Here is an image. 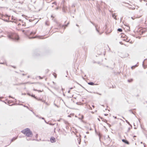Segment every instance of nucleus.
Returning a JSON list of instances; mask_svg holds the SVG:
<instances>
[{
    "label": "nucleus",
    "mask_w": 147,
    "mask_h": 147,
    "mask_svg": "<svg viewBox=\"0 0 147 147\" xmlns=\"http://www.w3.org/2000/svg\"><path fill=\"white\" fill-rule=\"evenodd\" d=\"M36 34L35 32H34L33 31L30 32L28 30H25V32L24 33L25 35H26L29 39H32L37 38L40 39H43V37L42 36H38L37 35L32 37H30L29 36L30 35H34Z\"/></svg>",
    "instance_id": "nucleus-1"
},
{
    "label": "nucleus",
    "mask_w": 147,
    "mask_h": 147,
    "mask_svg": "<svg viewBox=\"0 0 147 147\" xmlns=\"http://www.w3.org/2000/svg\"><path fill=\"white\" fill-rule=\"evenodd\" d=\"M21 132L27 137H31L33 136L32 131L28 128H27L22 130Z\"/></svg>",
    "instance_id": "nucleus-2"
},
{
    "label": "nucleus",
    "mask_w": 147,
    "mask_h": 147,
    "mask_svg": "<svg viewBox=\"0 0 147 147\" xmlns=\"http://www.w3.org/2000/svg\"><path fill=\"white\" fill-rule=\"evenodd\" d=\"M8 38L15 41H18L20 39L18 35L16 34H9L8 35Z\"/></svg>",
    "instance_id": "nucleus-3"
},
{
    "label": "nucleus",
    "mask_w": 147,
    "mask_h": 147,
    "mask_svg": "<svg viewBox=\"0 0 147 147\" xmlns=\"http://www.w3.org/2000/svg\"><path fill=\"white\" fill-rule=\"evenodd\" d=\"M69 24V22H68L66 24H63L62 25H61V24H57V25L58 27V28H63V30H64L66 28V27Z\"/></svg>",
    "instance_id": "nucleus-4"
},
{
    "label": "nucleus",
    "mask_w": 147,
    "mask_h": 147,
    "mask_svg": "<svg viewBox=\"0 0 147 147\" xmlns=\"http://www.w3.org/2000/svg\"><path fill=\"white\" fill-rule=\"evenodd\" d=\"M125 36L126 35H125L124 34H121V38H124V39H123L124 40H125L127 42H130L131 43H132L133 42L131 40L130 41V40L128 39V38H125Z\"/></svg>",
    "instance_id": "nucleus-5"
},
{
    "label": "nucleus",
    "mask_w": 147,
    "mask_h": 147,
    "mask_svg": "<svg viewBox=\"0 0 147 147\" xmlns=\"http://www.w3.org/2000/svg\"><path fill=\"white\" fill-rule=\"evenodd\" d=\"M71 9V8H70L69 9V12L71 15V16H72L71 14H75V13L76 12V9Z\"/></svg>",
    "instance_id": "nucleus-6"
},
{
    "label": "nucleus",
    "mask_w": 147,
    "mask_h": 147,
    "mask_svg": "<svg viewBox=\"0 0 147 147\" xmlns=\"http://www.w3.org/2000/svg\"><path fill=\"white\" fill-rule=\"evenodd\" d=\"M50 141L51 142L53 143L56 142V139L54 137L52 136L50 139Z\"/></svg>",
    "instance_id": "nucleus-7"
},
{
    "label": "nucleus",
    "mask_w": 147,
    "mask_h": 147,
    "mask_svg": "<svg viewBox=\"0 0 147 147\" xmlns=\"http://www.w3.org/2000/svg\"><path fill=\"white\" fill-rule=\"evenodd\" d=\"M104 139L105 140V142L107 141L108 140H109V139L110 138L109 137V135H105L104 136Z\"/></svg>",
    "instance_id": "nucleus-8"
},
{
    "label": "nucleus",
    "mask_w": 147,
    "mask_h": 147,
    "mask_svg": "<svg viewBox=\"0 0 147 147\" xmlns=\"http://www.w3.org/2000/svg\"><path fill=\"white\" fill-rule=\"evenodd\" d=\"M40 52L37 51V52H35L34 53L33 55L34 56H40Z\"/></svg>",
    "instance_id": "nucleus-9"
},
{
    "label": "nucleus",
    "mask_w": 147,
    "mask_h": 147,
    "mask_svg": "<svg viewBox=\"0 0 147 147\" xmlns=\"http://www.w3.org/2000/svg\"><path fill=\"white\" fill-rule=\"evenodd\" d=\"M28 20H29V22H34V25H35L39 21V20H38L36 22H34V21H35L34 19L32 20L31 19H29Z\"/></svg>",
    "instance_id": "nucleus-10"
},
{
    "label": "nucleus",
    "mask_w": 147,
    "mask_h": 147,
    "mask_svg": "<svg viewBox=\"0 0 147 147\" xmlns=\"http://www.w3.org/2000/svg\"><path fill=\"white\" fill-rule=\"evenodd\" d=\"M12 101H11L10 100H7L6 102H5V104L8 105L9 106H12L13 105V104H12L11 105H10V104L11 103Z\"/></svg>",
    "instance_id": "nucleus-11"
},
{
    "label": "nucleus",
    "mask_w": 147,
    "mask_h": 147,
    "mask_svg": "<svg viewBox=\"0 0 147 147\" xmlns=\"http://www.w3.org/2000/svg\"><path fill=\"white\" fill-rule=\"evenodd\" d=\"M9 22H12V23H16V24H17L18 22L17 18L15 19L14 20H12V21L10 20V21H9Z\"/></svg>",
    "instance_id": "nucleus-12"
},
{
    "label": "nucleus",
    "mask_w": 147,
    "mask_h": 147,
    "mask_svg": "<svg viewBox=\"0 0 147 147\" xmlns=\"http://www.w3.org/2000/svg\"><path fill=\"white\" fill-rule=\"evenodd\" d=\"M18 137H13L11 140V142H10V143L8 145H9L11 142H13L14 141H15V140H16L17 138Z\"/></svg>",
    "instance_id": "nucleus-13"
},
{
    "label": "nucleus",
    "mask_w": 147,
    "mask_h": 147,
    "mask_svg": "<svg viewBox=\"0 0 147 147\" xmlns=\"http://www.w3.org/2000/svg\"><path fill=\"white\" fill-rule=\"evenodd\" d=\"M107 26L106 25H105V29L106 30V32H105V34L106 35H108L110 33V32L109 31V32H107Z\"/></svg>",
    "instance_id": "nucleus-14"
},
{
    "label": "nucleus",
    "mask_w": 147,
    "mask_h": 147,
    "mask_svg": "<svg viewBox=\"0 0 147 147\" xmlns=\"http://www.w3.org/2000/svg\"><path fill=\"white\" fill-rule=\"evenodd\" d=\"M117 15H116V13H113L112 15V16L113 18L115 19V20H117Z\"/></svg>",
    "instance_id": "nucleus-15"
},
{
    "label": "nucleus",
    "mask_w": 147,
    "mask_h": 147,
    "mask_svg": "<svg viewBox=\"0 0 147 147\" xmlns=\"http://www.w3.org/2000/svg\"><path fill=\"white\" fill-rule=\"evenodd\" d=\"M36 83V82H26L23 83V84H35Z\"/></svg>",
    "instance_id": "nucleus-16"
},
{
    "label": "nucleus",
    "mask_w": 147,
    "mask_h": 147,
    "mask_svg": "<svg viewBox=\"0 0 147 147\" xmlns=\"http://www.w3.org/2000/svg\"><path fill=\"white\" fill-rule=\"evenodd\" d=\"M122 141L126 144H129V143L128 142V141L126 140L123 139V140H122Z\"/></svg>",
    "instance_id": "nucleus-17"
},
{
    "label": "nucleus",
    "mask_w": 147,
    "mask_h": 147,
    "mask_svg": "<svg viewBox=\"0 0 147 147\" xmlns=\"http://www.w3.org/2000/svg\"><path fill=\"white\" fill-rule=\"evenodd\" d=\"M88 84L90 85H96V84H95L93 82H89L88 83Z\"/></svg>",
    "instance_id": "nucleus-18"
},
{
    "label": "nucleus",
    "mask_w": 147,
    "mask_h": 147,
    "mask_svg": "<svg viewBox=\"0 0 147 147\" xmlns=\"http://www.w3.org/2000/svg\"><path fill=\"white\" fill-rule=\"evenodd\" d=\"M66 8L64 5L63 6V8H62V11H63V12H65V13H66Z\"/></svg>",
    "instance_id": "nucleus-19"
},
{
    "label": "nucleus",
    "mask_w": 147,
    "mask_h": 147,
    "mask_svg": "<svg viewBox=\"0 0 147 147\" xmlns=\"http://www.w3.org/2000/svg\"><path fill=\"white\" fill-rule=\"evenodd\" d=\"M36 117H38L40 119H45V118L43 117H42L40 116L39 115H36Z\"/></svg>",
    "instance_id": "nucleus-20"
},
{
    "label": "nucleus",
    "mask_w": 147,
    "mask_h": 147,
    "mask_svg": "<svg viewBox=\"0 0 147 147\" xmlns=\"http://www.w3.org/2000/svg\"><path fill=\"white\" fill-rule=\"evenodd\" d=\"M96 27V30L97 32L100 35H101L103 33V32H100L99 31V30H98V29Z\"/></svg>",
    "instance_id": "nucleus-21"
},
{
    "label": "nucleus",
    "mask_w": 147,
    "mask_h": 147,
    "mask_svg": "<svg viewBox=\"0 0 147 147\" xmlns=\"http://www.w3.org/2000/svg\"><path fill=\"white\" fill-rule=\"evenodd\" d=\"M31 96L32 97H33L34 98L37 99V97L35 95H34L33 94H31Z\"/></svg>",
    "instance_id": "nucleus-22"
},
{
    "label": "nucleus",
    "mask_w": 147,
    "mask_h": 147,
    "mask_svg": "<svg viewBox=\"0 0 147 147\" xmlns=\"http://www.w3.org/2000/svg\"><path fill=\"white\" fill-rule=\"evenodd\" d=\"M33 90L34 91H36L38 92H41L42 91H41L40 90H38L34 88L33 89Z\"/></svg>",
    "instance_id": "nucleus-23"
},
{
    "label": "nucleus",
    "mask_w": 147,
    "mask_h": 147,
    "mask_svg": "<svg viewBox=\"0 0 147 147\" xmlns=\"http://www.w3.org/2000/svg\"><path fill=\"white\" fill-rule=\"evenodd\" d=\"M22 84H23V83L15 84H14V86H20Z\"/></svg>",
    "instance_id": "nucleus-24"
},
{
    "label": "nucleus",
    "mask_w": 147,
    "mask_h": 147,
    "mask_svg": "<svg viewBox=\"0 0 147 147\" xmlns=\"http://www.w3.org/2000/svg\"><path fill=\"white\" fill-rule=\"evenodd\" d=\"M105 51H103V52H101L100 53H98V54L99 55H102V54H103L104 55H105Z\"/></svg>",
    "instance_id": "nucleus-25"
},
{
    "label": "nucleus",
    "mask_w": 147,
    "mask_h": 147,
    "mask_svg": "<svg viewBox=\"0 0 147 147\" xmlns=\"http://www.w3.org/2000/svg\"><path fill=\"white\" fill-rule=\"evenodd\" d=\"M84 118V116L83 115H82L81 118H79V119L80 120H82Z\"/></svg>",
    "instance_id": "nucleus-26"
},
{
    "label": "nucleus",
    "mask_w": 147,
    "mask_h": 147,
    "mask_svg": "<svg viewBox=\"0 0 147 147\" xmlns=\"http://www.w3.org/2000/svg\"><path fill=\"white\" fill-rule=\"evenodd\" d=\"M16 19V18H15V17H13V16H12L11 18V20H14Z\"/></svg>",
    "instance_id": "nucleus-27"
},
{
    "label": "nucleus",
    "mask_w": 147,
    "mask_h": 147,
    "mask_svg": "<svg viewBox=\"0 0 147 147\" xmlns=\"http://www.w3.org/2000/svg\"><path fill=\"white\" fill-rule=\"evenodd\" d=\"M117 31L119 32H122V30L121 28H119L117 30Z\"/></svg>",
    "instance_id": "nucleus-28"
},
{
    "label": "nucleus",
    "mask_w": 147,
    "mask_h": 147,
    "mask_svg": "<svg viewBox=\"0 0 147 147\" xmlns=\"http://www.w3.org/2000/svg\"><path fill=\"white\" fill-rule=\"evenodd\" d=\"M22 105H23V106L25 107L27 109H29V108L27 106L25 105H24L22 104Z\"/></svg>",
    "instance_id": "nucleus-29"
},
{
    "label": "nucleus",
    "mask_w": 147,
    "mask_h": 147,
    "mask_svg": "<svg viewBox=\"0 0 147 147\" xmlns=\"http://www.w3.org/2000/svg\"><path fill=\"white\" fill-rule=\"evenodd\" d=\"M95 132H96V134H97L98 135V136H99V137L100 138V134L99 133L98 134V133H97L96 129H95Z\"/></svg>",
    "instance_id": "nucleus-30"
},
{
    "label": "nucleus",
    "mask_w": 147,
    "mask_h": 147,
    "mask_svg": "<svg viewBox=\"0 0 147 147\" xmlns=\"http://www.w3.org/2000/svg\"><path fill=\"white\" fill-rule=\"evenodd\" d=\"M76 83H77L78 84V85H80V86H81L82 88H84V89H85V88L83 87L82 85H81L80 84H79V83H78V82H76Z\"/></svg>",
    "instance_id": "nucleus-31"
},
{
    "label": "nucleus",
    "mask_w": 147,
    "mask_h": 147,
    "mask_svg": "<svg viewBox=\"0 0 147 147\" xmlns=\"http://www.w3.org/2000/svg\"><path fill=\"white\" fill-rule=\"evenodd\" d=\"M75 7V5L74 4H73L71 6V9H73V8Z\"/></svg>",
    "instance_id": "nucleus-32"
},
{
    "label": "nucleus",
    "mask_w": 147,
    "mask_h": 147,
    "mask_svg": "<svg viewBox=\"0 0 147 147\" xmlns=\"http://www.w3.org/2000/svg\"><path fill=\"white\" fill-rule=\"evenodd\" d=\"M137 66L136 65H135V66H132L131 68L132 69H134Z\"/></svg>",
    "instance_id": "nucleus-33"
},
{
    "label": "nucleus",
    "mask_w": 147,
    "mask_h": 147,
    "mask_svg": "<svg viewBox=\"0 0 147 147\" xmlns=\"http://www.w3.org/2000/svg\"><path fill=\"white\" fill-rule=\"evenodd\" d=\"M97 9L98 10V11H100H100H101V9H100V7H97Z\"/></svg>",
    "instance_id": "nucleus-34"
},
{
    "label": "nucleus",
    "mask_w": 147,
    "mask_h": 147,
    "mask_svg": "<svg viewBox=\"0 0 147 147\" xmlns=\"http://www.w3.org/2000/svg\"><path fill=\"white\" fill-rule=\"evenodd\" d=\"M129 8L132 9H135V8L134 7H128Z\"/></svg>",
    "instance_id": "nucleus-35"
},
{
    "label": "nucleus",
    "mask_w": 147,
    "mask_h": 147,
    "mask_svg": "<svg viewBox=\"0 0 147 147\" xmlns=\"http://www.w3.org/2000/svg\"><path fill=\"white\" fill-rule=\"evenodd\" d=\"M64 123L66 124H69V123L67 121H64Z\"/></svg>",
    "instance_id": "nucleus-36"
},
{
    "label": "nucleus",
    "mask_w": 147,
    "mask_h": 147,
    "mask_svg": "<svg viewBox=\"0 0 147 147\" xmlns=\"http://www.w3.org/2000/svg\"><path fill=\"white\" fill-rule=\"evenodd\" d=\"M3 20L4 21H5L6 22H10L9 21H8V20L7 19H4V20Z\"/></svg>",
    "instance_id": "nucleus-37"
},
{
    "label": "nucleus",
    "mask_w": 147,
    "mask_h": 147,
    "mask_svg": "<svg viewBox=\"0 0 147 147\" xmlns=\"http://www.w3.org/2000/svg\"><path fill=\"white\" fill-rule=\"evenodd\" d=\"M38 77L40 79H42L43 78V77H41L40 76H39Z\"/></svg>",
    "instance_id": "nucleus-38"
},
{
    "label": "nucleus",
    "mask_w": 147,
    "mask_h": 147,
    "mask_svg": "<svg viewBox=\"0 0 147 147\" xmlns=\"http://www.w3.org/2000/svg\"><path fill=\"white\" fill-rule=\"evenodd\" d=\"M96 8L98 7H100V5L99 4H97L96 5Z\"/></svg>",
    "instance_id": "nucleus-39"
},
{
    "label": "nucleus",
    "mask_w": 147,
    "mask_h": 147,
    "mask_svg": "<svg viewBox=\"0 0 147 147\" xmlns=\"http://www.w3.org/2000/svg\"><path fill=\"white\" fill-rule=\"evenodd\" d=\"M81 138H78L77 139V140L78 141H81Z\"/></svg>",
    "instance_id": "nucleus-40"
},
{
    "label": "nucleus",
    "mask_w": 147,
    "mask_h": 147,
    "mask_svg": "<svg viewBox=\"0 0 147 147\" xmlns=\"http://www.w3.org/2000/svg\"><path fill=\"white\" fill-rule=\"evenodd\" d=\"M49 125H51L53 126V125H54L55 124H53V123H49Z\"/></svg>",
    "instance_id": "nucleus-41"
},
{
    "label": "nucleus",
    "mask_w": 147,
    "mask_h": 147,
    "mask_svg": "<svg viewBox=\"0 0 147 147\" xmlns=\"http://www.w3.org/2000/svg\"><path fill=\"white\" fill-rule=\"evenodd\" d=\"M24 24L23 23V24H22V26H25L26 25V23L25 22H24Z\"/></svg>",
    "instance_id": "nucleus-42"
},
{
    "label": "nucleus",
    "mask_w": 147,
    "mask_h": 147,
    "mask_svg": "<svg viewBox=\"0 0 147 147\" xmlns=\"http://www.w3.org/2000/svg\"><path fill=\"white\" fill-rule=\"evenodd\" d=\"M27 94L29 96H31V94L30 93H29V92H28L27 93Z\"/></svg>",
    "instance_id": "nucleus-43"
},
{
    "label": "nucleus",
    "mask_w": 147,
    "mask_h": 147,
    "mask_svg": "<svg viewBox=\"0 0 147 147\" xmlns=\"http://www.w3.org/2000/svg\"><path fill=\"white\" fill-rule=\"evenodd\" d=\"M38 134H36L35 136V138H38Z\"/></svg>",
    "instance_id": "nucleus-44"
},
{
    "label": "nucleus",
    "mask_w": 147,
    "mask_h": 147,
    "mask_svg": "<svg viewBox=\"0 0 147 147\" xmlns=\"http://www.w3.org/2000/svg\"><path fill=\"white\" fill-rule=\"evenodd\" d=\"M22 32L23 33H24H24H25V30H22Z\"/></svg>",
    "instance_id": "nucleus-45"
},
{
    "label": "nucleus",
    "mask_w": 147,
    "mask_h": 147,
    "mask_svg": "<svg viewBox=\"0 0 147 147\" xmlns=\"http://www.w3.org/2000/svg\"><path fill=\"white\" fill-rule=\"evenodd\" d=\"M11 66L12 67H13V68H15H15H16V66H13V65H11Z\"/></svg>",
    "instance_id": "nucleus-46"
},
{
    "label": "nucleus",
    "mask_w": 147,
    "mask_h": 147,
    "mask_svg": "<svg viewBox=\"0 0 147 147\" xmlns=\"http://www.w3.org/2000/svg\"><path fill=\"white\" fill-rule=\"evenodd\" d=\"M52 4H55V5H56L57 3L56 2H53L52 3Z\"/></svg>",
    "instance_id": "nucleus-47"
},
{
    "label": "nucleus",
    "mask_w": 147,
    "mask_h": 147,
    "mask_svg": "<svg viewBox=\"0 0 147 147\" xmlns=\"http://www.w3.org/2000/svg\"><path fill=\"white\" fill-rule=\"evenodd\" d=\"M19 21H22V23H24V22H23V21H22L21 20V19H19Z\"/></svg>",
    "instance_id": "nucleus-48"
},
{
    "label": "nucleus",
    "mask_w": 147,
    "mask_h": 147,
    "mask_svg": "<svg viewBox=\"0 0 147 147\" xmlns=\"http://www.w3.org/2000/svg\"><path fill=\"white\" fill-rule=\"evenodd\" d=\"M32 112L33 114L35 115L36 116V115H37L36 114L34 113V112L33 111H32Z\"/></svg>",
    "instance_id": "nucleus-49"
},
{
    "label": "nucleus",
    "mask_w": 147,
    "mask_h": 147,
    "mask_svg": "<svg viewBox=\"0 0 147 147\" xmlns=\"http://www.w3.org/2000/svg\"><path fill=\"white\" fill-rule=\"evenodd\" d=\"M61 119H62L61 118L59 119L57 121H61Z\"/></svg>",
    "instance_id": "nucleus-50"
},
{
    "label": "nucleus",
    "mask_w": 147,
    "mask_h": 147,
    "mask_svg": "<svg viewBox=\"0 0 147 147\" xmlns=\"http://www.w3.org/2000/svg\"><path fill=\"white\" fill-rule=\"evenodd\" d=\"M36 140V141H39V140L38 139H33V140Z\"/></svg>",
    "instance_id": "nucleus-51"
},
{
    "label": "nucleus",
    "mask_w": 147,
    "mask_h": 147,
    "mask_svg": "<svg viewBox=\"0 0 147 147\" xmlns=\"http://www.w3.org/2000/svg\"><path fill=\"white\" fill-rule=\"evenodd\" d=\"M9 98H14H14H13L11 96V95H9Z\"/></svg>",
    "instance_id": "nucleus-52"
},
{
    "label": "nucleus",
    "mask_w": 147,
    "mask_h": 147,
    "mask_svg": "<svg viewBox=\"0 0 147 147\" xmlns=\"http://www.w3.org/2000/svg\"><path fill=\"white\" fill-rule=\"evenodd\" d=\"M0 64H4V62H0Z\"/></svg>",
    "instance_id": "nucleus-53"
},
{
    "label": "nucleus",
    "mask_w": 147,
    "mask_h": 147,
    "mask_svg": "<svg viewBox=\"0 0 147 147\" xmlns=\"http://www.w3.org/2000/svg\"><path fill=\"white\" fill-rule=\"evenodd\" d=\"M6 16H7V17H8V18H9L8 19H9V18H10V16H8V15H7V14H6Z\"/></svg>",
    "instance_id": "nucleus-54"
},
{
    "label": "nucleus",
    "mask_w": 147,
    "mask_h": 147,
    "mask_svg": "<svg viewBox=\"0 0 147 147\" xmlns=\"http://www.w3.org/2000/svg\"><path fill=\"white\" fill-rule=\"evenodd\" d=\"M26 94L25 93H22V95H26Z\"/></svg>",
    "instance_id": "nucleus-55"
},
{
    "label": "nucleus",
    "mask_w": 147,
    "mask_h": 147,
    "mask_svg": "<svg viewBox=\"0 0 147 147\" xmlns=\"http://www.w3.org/2000/svg\"><path fill=\"white\" fill-rule=\"evenodd\" d=\"M78 143L79 144H80L81 143V141H78Z\"/></svg>",
    "instance_id": "nucleus-56"
},
{
    "label": "nucleus",
    "mask_w": 147,
    "mask_h": 147,
    "mask_svg": "<svg viewBox=\"0 0 147 147\" xmlns=\"http://www.w3.org/2000/svg\"><path fill=\"white\" fill-rule=\"evenodd\" d=\"M59 8V7H57L56 8H55V9L56 10H58Z\"/></svg>",
    "instance_id": "nucleus-57"
},
{
    "label": "nucleus",
    "mask_w": 147,
    "mask_h": 147,
    "mask_svg": "<svg viewBox=\"0 0 147 147\" xmlns=\"http://www.w3.org/2000/svg\"><path fill=\"white\" fill-rule=\"evenodd\" d=\"M132 81V79H131V80H128V81L129 82H131Z\"/></svg>",
    "instance_id": "nucleus-58"
},
{
    "label": "nucleus",
    "mask_w": 147,
    "mask_h": 147,
    "mask_svg": "<svg viewBox=\"0 0 147 147\" xmlns=\"http://www.w3.org/2000/svg\"><path fill=\"white\" fill-rule=\"evenodd\" d=\"M107 124L109 126V127H110V124L109 123H107Z\"/></svg>",
    "instance_id": "nucleus-59"
},
{
    "label": "nucleus",
    "mask_w": 147,
    "mask_h": 147,
    "mask_svg": "<svg viewBox=\"0 0 147 147\" xmlns=\"http://www.w3.org/2000/svg\"><path fill=\"white\" fill-rule=\"evenodd\" d=\"M26 139L28 141H29V140H30L29 138H26Z\"/></svg>",
    "instance_id": "nucleus-60"
},
{
    "label": "nucleus",
    "mask_w": 147,
    "mask_h": 147,
    "mask_svg": "<svg viewBox=\"0 0 147 147\" xmlns=\"http://www.w3.org/2000/svg\"><path fill=\"white\" fill-rule=\"evenodd\" d=\"M49 70L48 69H47L46 70V71L47 72V73H48L49 71Z\"/></svg>",
    "instance_id": "nucleus-61"
},
{
    "label": "nucleus",
    "mask_w": 147,
    "mask_h": 147,
    "mask_svg": "<svg viewBox=\"0 0 147 147\" xmlns=\"http://www.w3.org/2000/svg\"><path fill=\"white\" fill-rule=\"evenodd\" d=\"M65 127L66 128V129H68V128H69V127L67 126L66 125Z\"/></svg>",
    "instance_id": "nucleus-62"
},
{
    "label": "nucleus",
    "mask_w": 147,
    "mask_h": 147,
    "mask_svg": "<svg viewBox=\"0 0 147 147\" xmlns=\"http://www.w3.org/2000/svg\"><path fill=\"white\" fill-rule=\"evenodd\" d=\"M79 33H80V34H82L81 32V31H80V30H79Z\"/></svg>",
    "instance_id": "nucleus-63"
},
{
    "label": "nucleus",
    "mask_w": 147,
    "mask_h": 147,
    "mask_svg": "<svg viewBox=\"0 0 147 147\" xmlns=\"http://www.w3.org/2000/svg\"><path fill=\"white\" fill-rule=\"evenodd\" d=\"M90 22H91L92 24L93 25H94V23H93V22H91V21H90Z\"/></svg>",
    "instance_id": "nucleus-64"
}]
</instances>
